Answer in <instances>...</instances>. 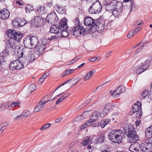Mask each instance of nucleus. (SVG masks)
Returning <instances> with one entry per match:
<instances>
[{"instance_id":"obj_1","label":"nucleus","mask_w":152,"mask_h":152,"mask_svg":"<svg viewBox=\"0 0 152 152\" xmlns=\"http://www.w3.org/2000/svg\"><path fill=\"white\" fill-rule=\"evenodd\" d=\"M22 49V51L20 53L21 56L19 59L23 63L28 64V63H32L36 60L34 55L32 53L29 49L24 48Z\"/></svg>"},{"instance_id":"obj_2","label":"nucleus","mask_w":152,"mask_h":152,"mask_svg":"<svg viewBox=\"0 0 152 152\" xmlns=\"http://www.w3.org/2000/svg\"><path fill=\"white\" fill-rule=\"evenodd\" d=\"M132 144L129 148V151L132 152H150V149H148L147 145L145 146L143 145V143L141 145L136 142H134Z\"/></svg>"},{"instance_id":"obj_3","label":"nucleus","mask_w":152,"mask_h":152,"mask_svg":"<svg viewBox=\"0 0 152 152\" xmlns=\"http://www.w3.org/2000/svg\"><path fill=\"white\" fill-rule=\"evenodd\" d=\"M121 132L118 130H114L111 132L109 135V139L113 142L119 143L123 139Z\"/></svg>"},{"instance_id":"obj_4","label":"nucleus","mask_w":152,"mask_h":152,"mask_svg":"<svg viewBox=\"0 0 152 152\" xmlns=\"http://www.w3.org/2000/svg\"><path fill=\"white\" fill-rule=\"evenodd\" d=\"M126 132L130 142H135L138 140V137L136 135L135 129L132 126H129Z\"/></svg>"},{"instance_id":"obj_5","label":"nucleus","mask_w":152,"mask_h":152,"mask_svg":"<svg viewBox=\"0 0 152 152\" xmlns=\"http://www.w3.org/2000/svg\"><path fill=\"white\" fill-rule=\"evenodd\" d=\"M146 137L148 139L143 142V145H147L148 149H150L152 146V126L146 129L145 131Z\"/></svg>"},{"instance_id":"obj_6","label":"nucleus","mask_w":152,"mask_h":152,"mask_svg":"<svg viewBox=\"0 0 152 152\" xmlns=\"http://www.w3.org/2000/svg\"><path fill=\"white\" fill-rule=\"evenodd\" d=\"M8 35L9 37L15 42H19L23 37V34L20 32L17 31L15 30H10L8 31Z\"/></svg>"},{"instance_id":"obj_7","label":"nucleus","mask_w":152,"mask_h":152,"mask_svg":"<svg viewBox=\"0 0 152 152\" xmlns=\"http://www.w3.org/2000/svg\"><path fill=\"white\" fill-rule=\"evenodd\" d=\"M102 7L99 1L94 2L88 9L89 12L91 14L98 13L101 12Z\"/></svg>"},{"instance_id":"obj_8","label":"nucleus","mask_w":152,"mask_h":152,"mask_svg":"<svg viewBox=\"0 0 152 152\" xmlns=\"http://www.w3.org/2000/svg\"><path fill=\"white\" fill-rule=\"evenodd\" d=\"M21 60H16L12 61L9 65V67L11 70H13L15 69L19 70L24 68V65L23 64V62L20 61Z\"/></svg>"},{"instance_id":"obj_9","label":"nucleus","mask_w":152,"mask_h":152,"mask_svg":"<svg viewBox=\"0 0 152 152\" xmlns=\"http://www.w3.org/2000/svg\"><path fill=\"white\" fill-rule=\"evenodd\" d=\"M71 32L74 35L78 37L82 33H84V29L82 26H80V24L75 27L71 30Z\"/></svg>"},{"instance_id":"obj_10","label":"nucleus","mask_w":152,"mask_h":152,"mask_svg":"<svg viewBox=\"0 0 152 152\" xmlns=\"http://www.w3.org/2000/svg\"><path fill=\"white\" fill-rule=\"evenodd\" d=\"M100 20L98 19L95 20V25L94 27H92V30L93 32L97 31L98 32H102L104 28V26L103 24L100 22Z\"/></svg>"},{"instance_id":"obj_11","label":"nucleus","mask_w":152,"mask_h":152,"mask_svg":"<svg viewBox=\"0 0 152 152\" xmlns=\"http://www.w3.org/2000/svg\"><path fill=\"white\" fill-rule=\"evenodd\" d=\"M58 20V18L56 14L53 12L48 14L47 16L46 20L49 24H52L56 22Z\"/></svg>"},{"instance_id":"obj_12","label":"nucleus","mask_w":152,"mask_h":152,"mask_svg":"<svg viewBox=\"0 0 152 152\" xmlns=\"http://www.w3.org/2000/svg\"><path fill=\"white\" fill-rule=\"evenodd\" d=\"M31 22L33 26H38L44 23V19L41 16H36Z\"/></svg>"},{"instance_id":"obj_13","label":"nucleus","mask_w":152,"mask_h":152,"mask_svg":"<svg viewBox=\"0 0 152 152\" xmlns=\"http://www.w3.org/2000/svg\"><path fill=\"white\" fill-rule=\"evenodd\" d=\"M13 25L15 28L23 26L26 23V21L23 19L17 18L12 21Z\"/></svg>"},{"instance_id":"obj_14","label":"nucleus","mask_w":152,"mask_h":152,"mask_svg":"<svg viewBox=\"0 0 152 152\" xmlns=\"http://www.w3.org/2000/svg\"><path fill=\"white\" fill-rule=\"evenodd\" d=\"M141 103L138 101L132 107V110L133 113L137 112V116H141L142 113H141Z\"/></svg>"},{"instance_id":"obj_15","label":"nucleus","mask_w":152,"mask_h":152,"mask_svg":"<svg viewBox=\"0 0 152 152\" xmlns=\"http://www.w3.org/2000/svg\"><path fill=\"white\" fill-rule=\"evenodd\" d=\"M123 4L120 2H116L115 3V10L113 12V14L118 15L123 9Z\"/></svg>"},{"instance_id":"obj_16","label":"nucleus","mask_w":152,"mask_h":152,"mask_svg":"<svg viewBox=\"0 0 152 152\" xmlns=\"http://www.w3.org/2000/svg\"><path fill=\"white\" fill-rule=\"evenodd\" d=\"M10 15V12L7 9L3 8L1 10L0 18L3 20H6L9 17Z\"/></svg>"},{"instance_id":"obj_17","label":"nucleus","mask_w":152,"mask_h":152,"mask_svg":"<svg viewBox=\"0 0 152 152\" xmlns=\"http://www.w3.org/2000/svg\"><path fill=\"white\" fill-rule=\"evenodd\" d=\"M95 20L91 18L87 17L85 18L84 24L86 26H91V29L92 30V27H94L95 25Z\"/></svg>"},{"instance_id":"obj_18","label":"nucleus","mask_w":152,"mask_h":152,"mask_svg":"<svg viewBox=\"0 0 152 152\" xmlns=\"http://www.w3.org/2000/svg\"><path fill=\"white\" fill-rule=\"evenodd\" d=\"M60 30H67L68 28L67 19L65 18H63L59 26Z\"/></svg>"},{"instance_id":"obj_19","label":"nucleus","mask_w":152,"mask_h":152,"mask_svg":"<svg viewBox=\"0 0 152 152\" xmlns=\"http://www.w3.org/2000/svg\"><path fill=\"white\" fill-rule=\"evenodd\" d=\"M81 80V78L80 77H77L75 79H72L69 80H68L66 81V82L64 83H63L60 85L55 90V91H56L57 89H58L59 88L61 87V86H63L66 83H70V84H72V85H74L77 82H79Z\"/></svg>"},{"instance_id":"obj_20","label":"nucleus","mask_w":152,"mask_h":152,"mask_svg":"<svg viewBox=\"0 0 152 152\" xmlns=\"http://www.w3.org/2000/svg\"><path fill=\"white\" fill-rule=\"evenodd\" d=\"M13 46H14V44L13 40H10L9 43L6 44V49L4 50H6L8 53H11L12 51Z\"/></svg>"},{"instance_id":"obj_21","label":"nucleus","mask_w":152,"mask_h":152,"mask_svg":"<svg viewBox=\"0 0 152 152\" xmlns=\"http://www.w3.org/2000/svg\"><path fill=\"white\" fill-rule=\"evenodd\" d=\"M9 55V53L6 50H3L0 53V63H1V62L3 63L5 61Z\"/></svg>"},{"instance_id":"obj_22","label":"nucleus","mask_w":152,"mask_h":152,"mask_svg":"<svg viewBox=\"0 0 152 152\" xmlns=\"http://www.w3.org/2000/svg\"><path fill=\"white\" fill-rule=\"evenodd\" d=\"M99 115H100V113L97 111L93 112L92 114V116L91 118L88 120L89 122L92 123L95 122L98 118Z\"/></svg>"},{"instance_id":"obj_23","label":"nucleus","mask_w":152,"mask_h":152,"mask_svg":"<svg viewBox=\"0 0 152 152\" xmlns=\"http://www.w3.org/2000/svg\"><path fill=\"white\" fill-rule=\"evenodd\" d=\"M106 9L107 11H111L113 13V12L115 10V3L114 5V3L112 1L107 3L106 5Z\"/></svg>"},{"instance_id":"obj_24","label":"nucleus","mask_w":152,"mask_h":152,"mask_svg":"<svg viewBox=\"0 0 152 152\" xmlns=\"http://www.w3.org/2000/svg\"><path fill=\"white\" fill-rule=\"evenodd\" d=\"M59 28L57 25H53L50 27V32L56 34H59V32L60 31Z\"/></svg>"},{"instance_id":"obj_25","label":"nucleus","mask_w":152,"mask_h":152,"mask_svg":"<svg viewBox=\"0 0 152 152\" xmlns=\"http://www.w3.org/2000/svg\"><path fill=\"white\" fill-rule=\"evenodd\" d=\"M23 43L26 48L28 49L31 48L30 37L25 38L23 41Z\"/></svg>"},{"instance_id":"obj_26","label":"nucleus","mask_w":152,"mask_h":152,"mask_svg":"<svg viewBox=\"0 0 152 152\" xmlns=\"http://www.w3.org/2000/svg\"><path fill=\"white\" fill-rule=\"evenodd\" d=\"M96 71V70L94 69L88 72L83 78L84 80L86 81L89 79L93 76V74L95 73Z\"/></svg>"},{"instance_id":"obj_27","label":"nucleus","mask_w":152,"mask_h":152,"mask_svg":"<svg viewBox=\"0 0 152 152\" xmlns=\"http://www.w3.org/2000/svg\"><path fill=\"white\" fill-rule=\"evenodd\" d=\"M35 48L36 50L39 53H38L39 55H40V54H41L44 51L46 48L45 46H41V45L38 44Z\"/></svg>"},{"instance_id":"obj_28","label":"nucleus","mask_w":152,"mask_h":152,"mask_svg":"<svg viewBox=\"0 0 152 152\" xmlns=\"http://www.w3.org/2000/svg\"><path fill=\"white\" fill-rule=\"evenodd\" d=\"M88 116V112H85L80 116H78L75 119V121H79L82 119H86Z\"/></svg>"},{"instance_id":"obj_29","label":"nucleus","mask_w":152,"mask_h":152,"mask_svg":"<svg viewBox=\"0 0 152 152\" xmlns=\"http://www.w3.org/2000/svg\"><path fill=\"white\" fill-rule=\"evenodd\" d=\"M31 48H35L38 43V40L37 38L34 37H30Z\"/></svg>"},{"instance_id":"obj_30","label":"nucleus","mask_w":152,"mask_h":152,"mask_svg":"<svg viewBox=\"0 0 152 152\" xmlns=\"http://www.w3.org/2000/svg\"><path fill=\"white\" fill-rule=\"evenodd\" d=\"M13 43L14 44V46H13V49L14 50V51H17L18 53H19L20 51L21 48L19 44V42H15L14 40H13Z\"/></svg>"},{"instance_id":"obj_31","label":"nucleus","mask_w":152,"mask_h":152,"mask_svg":"<svg viewBox=\"0 0 152 152\" xmlns=\"http://www.w3.org/2000/svg\"><path fill=\"white\" fill-rule=\"evenodd\" d=\"M61 31L59 32V34H58L59 36L58 38L59 37H67L69 34V33L67 31V30H60Z\"/></svg>"},{"instance_id":"obj_32","label":"nucleus","mask_w":152,"mask_h":152,"mask_svg":"<svg viewBox=\"0 0 152 152\" xmlns=\"http://www.w3.org/2000/svg\"><path fill=\"white\" fill-rule=\"evenodd\" d=\"M44 105L42 103V102H39L38 105L35 107L34 112H36L40 111L42 110V108L43 107Z\"/></svg>"},{"instance_id":"obj_33","label":"nucleus","mask_w":152,"mask_h":152,"mask_svg":"<svg viewBox=\"0 0 152 152\" xmlns=\"http://www.w3.org/2000/svg\"><path fill=\"white\" fill-rule=\"evenodd\" d=\"M95 98L94 96H92L91 97V98H89L88 97L87 98L86 100L83 102L81 107L79 108L80 109L82 108L88 104L93 99Z\"/></svg>"},{"instance_id":"obj_34","label":"nucleus","mask_w":152,"mask_h":152,"mask_svg":"<svg viewBox=\"0 0 152 152\" xmlns=\"http://www.w3.org/2000/svg\"><path fill=\"white\" fill-rule=\"evenodd\" d=\"M116 89L117 90V92L116 95H120L121 93L124 92L125 91V88L122 85H120Z\"/></svg>"},{"instance_id":"obj_35","label":"nucleus","mask_w":152,"mask_h":152,"mask_svg":"<svg viewBox=\"0 0 152 152\" xmlns=\"http://www.w3.org/2000/svg\"><path fill=\"white\" fill-rule=\"evenodd\" d=\"M110 121V119L108 118H106L102 120L100 122L101 126L102 128L104 127L106 125L109 123Z\"/></svg>"},{"instance_id":"obj_36","label":"nucleus","mask_w":152,"mask_h":152,"mask_svg":"<svg viewBox=\"0 0 152 152\" xmlns=\"http://www.w3.org/2000/svg\"><path fill=\"white\" fill-rule=\"evenodd\" d=\"M37 11L41 15L46 13V10L44 7L39 6L37 8Z\"/></svg>"},{"instance_id":"obj_37","label":"nucleus","mask_w":152,"mask_h":152,"mask_svg":"<svg viewBox=\"0 0 152 152\" xmlns=\"http://www.w3.org/2000/svg\"><path fill=\"white\" fill-rule=\"evenodd\" d=\"M75 71V70L73 69H67L64 71L63 74L62 75V77H64L66 75L73 73Z\"/></svg>"},{"instance_id":"obj_38","label":"nucleus","mask_w":152,"mask_h":152,"mask_svg":"<svg viewBox=\"0 0 152 152\" xmlns=\"http://www.w3.org/2000/svg\"><path fill=\"white\" fill-rule=\"evenodd\" d=\"M104 136L103 134H101L98 136L97 138L96 139V142L97 143H102L103 141H104Z\"/></svg>"},{"instance_id":"obj_39","label":"nucleus","mask_w":152,"mask_h":152,"mask_svg":"<svg viewBox=\"0 0 152 152\" xmlns=\"http://www.w3.org/2000/svg\"><path fill=\"white\" fill-rule=\"evenodd\" d=\"M56 10L60 14H63L66 12L65 8L61 6H58L56 8Z\"/></svg>"},{"instance_id":"obj_40","label":"nucleus","mask_w":152,"mask_h":152,"mask_svg":"<svg viewBox=\"0 0 152 152\" xmlns=\"http://www.w3.org/2000/svg\"><path fill=\"white\" fill-rule=\"evenodd\" d=\"M150 61L147 60L145 62L142 64V67L144 68V69L145 70L149 66Z\"/></svg>"},{"instance_id":"obj_41","label":"nucleus","mask_w":152,"mask_h":152,"mask_svg":"<svg viewBox=\"0 0 152 152\" xmlns=\"http://www.w3.org/2000/svg\"><path fill=\"white\" fill-rule=\"evenodd\" d=\"M33 6L29 4H28L25 8L26 11L28 13H30L33 10Z\"/></svg>"},{"instance_id":"obj_42","label":"nucleus","mask_w":152,"mask_h":152,"mask_svg":"<svg viewBox=\"0 0 152 152\" xmlns=\"http://www.w3.org/2000/svg\"><path fill=\"white\" fill-rule=\"evenodd\" d=\"M113 106H114L113 105L110 103H108L105 106L104 108L109 112L110 110L112 109V108Z\"/></svg>"},{"instance_id":"obj_43","label":"nucleus","mask_w":152,"mask_h":152,"mask_svg":"<svg viewBox=\"0 0 152 152\" xmlns=\"http://www.w3.org/2000/svg\"><path fill=\"white\" fill-rule=\"evenodd\" d=\"M30 112L29 111L27 110H25L21 114V115L23 118H27L30 115Z\"/></svg>"},{"instance_id":"obj_44","label":"nucleus","mask_w":152,"mask_h":152,"mask_svg":"<svg viewBox=\"0 0 152 152\" xmlns=\"http://www.w3.org/2000/svg\"><path fill=\"white\" fill-rule=\"evenodd\" d=\"M38 44L41 45V46H44L46 48V46H47V40L46 39H42L41 40L40 42H38Z\"/></svg>"},{"instance_id":"obj_45","label":"nucleus","mask_w":152,"mask_h":152,"mask_svg":"<svg viewBox=\"0 0 152 152\" xmlns=\"http://www.w3.org/2000/svg\"><path fill=\"white\" fill-rule=\"evenodd\" d=\"M108 113V112L104 108L103 109L100 113V115L101 117H103L107 115Z\"/></svg>"},{"instance_id":"obj_46","label":"nucleus","mask_w":152,"mask_h":152,"mask_svg":"<svg viewBox=\"0 0 152 152\" xmlns=\"http://www.w3.org/2000/svg\"><path fill=\"white\" fill-rule=\"evenodd\" d=\"M117 90L116 89L113 92L112 91H111L110 92L111 95L115 98L118 97L120 95H116V94H117V93H116L117 92Z\"/></svg>"},{"instance_id":"obj_47","label":"nucleus","mask_w":152,"mask_h":152,"mask_svg":"<svg viewBox=\"0 0 152 152\" xmlns=\"http://www.w3.org/2000/svg\"><path fill=\"white\" fill-rule=\"evenodd\" d=\"M36 88V86L34 84H31L28 90L31 92L35 90Z\"/></svg>"},{"instance_id":"obj_48","label":"nucleus","mask_w":152,"mask_h":152,"mask_svg":"<svg viewBox=\"0 0 152 152\" xmlns=\"http://www.w3.org/2000/svg\"><path fill=\"white\" fill-rule=\"evenodd\" d=\"M145 70L142 66H139L137 69L136 72L137 74H139L143 72Z\"/></svg>"},{"instance_id":"obj_49","label":"nucleus","mask_w":152,"mask_h":152,"mask_svg":"<svg viewBox=\"0 0 152 152\" xmlns=\"http://www.w3.org/2000/svg\"><path fill=\"white\" fill-rule=\"evenodd\" d=\"M50 124L49 123L44 124L40 128V130H43L44 129L48 128L50 126Z\"/></svg>"},{"instance_id":"obj_50","label":"nucleus","mask_w":152,"mask_h":152,"mask_svg":"<svg viewBox=\"0 0 152 152\" xmlns=\"http://www.w3.org/2000/svg\"><path fill=\"white\" fill-rule=\"evenodd\" d=\"M89 137H86L85 140L82 142V144L83 145H86L89 141Z\"/></svg>"},{"instance_id":"obj_51","label":"nucleus","mask_w":152,"mask_h":152,"mask_svg":"<svg viewBox=\"0 0 152 152\" xmlns=\"http://www.w3.org/2000/svg\"><path fill=\"white\" fill-rule=\"evenodd\" d=\"M59 36L58 34H56L55 35H51L48 38V39L50 40H51L53 39H54L58 38Z\"/></svg>"},{"instance_id":"obj_52","label":"nucleus","mask_w":152,"mask_h":152,"mask_svg":"<svg viewBox=\"0 0 152 152\" xmlns=\"http://www.w3.org/2000/svg\"><path fill=\"white\" fill-rule=\"evenodd\" d=\"M89 123H90L89 122V121L86 122V123L83 124L80 127V129L81 130H82L84 128H86L87 126H90Z\"/></svg>"},{"instance_id":"obj_53","label":"nucleus","mask_w":152,"mask_h":152,"mask_svg":"<svg viewBox=\"0 0 152 152\" xmlns=\"http://www.w3.org/2000/svg\"><path fill=\"white\" fill-rule=\"evenodd\" d=\"M134 32L135 31H134V30H132L130 31L127 36V37L128 38H130L133 36L134 35V34H135Z\"/></svg>"},{"instance_id":"obj_54","label":"nucleus","mask_w":152,"mask_h":152,"mask_svg":"<svg viewBox=\"0 0 152 152\" xmlns=\"http://www.w3.org/2000/svg\"><path fill=\"white\" fill-rule=\"evenodd\" d=\"M20 103L19 102H12V103L11 106L13 107H19L20 106Z\"/></svg>"},{"instance_id":"obj_55","label":"nucleus","mask_w":152,"mask_h":152,"mask_svg":"<svg viewBox=\"0 0 152 152\" xmlns=\"http://www.w3.org/2000/svg\"><path fill=\"white\" fill-rule=\"evenodd\" d=\"M149 93V91L148 90H145L143 91L142 93V96L144 98L146 97Z\"/></svg>"},{"instance_id":"obj_56","label":"nucleus","mask_w":152,"mask_h":152,"mask_svg":"<svg viewBox=\"0 0 152 152\" xmlns=\"http://www.w3.org/2000/svg\"><path fill=\"white\" fill-rule=\"evenodd\" d=\"M94 122L89 123V124L90 125H91L92 126L94 127H97L99 126V124L98 122H96L95 123H93Z\"/></svg>"},{"instance_id":"obj_57","label":"nucleus","mask_w":152,"mask_h":152,"mask_svg":"<svg viewBox=\"0 0 152 152\" xmlns=\"http://www.w3.org/2000/svg\"><path fill=\"white\" fill-rule=\"evenodd\" d=\"M64 99V97L63 96H61L60 99H59L56 102V104H58L59 103L61 102Z\"/></svg>"},{"instance_id":"obj_58","label":"nucleus","mask_w":152,"mask_h":152,"mask_svg":"<svg viewBox=\"0 0 152 152\" xmlns=\"http://www.w3.org/2000/svg\"><path fill=\"white\" fill-rule=\"evenodd\" d=\"M23 118V117H22L21 115H20L14 118V120L15 121H16L20 119H22Z\"/></svg>"},{"instance_id":"obj_59","label":"nucleus","mask_w":152,"mask_h":152,"mask_svg":"<svg viewBox=\"0 0 152 152\" xmlns=\"http://www.w3.org/2000/svg\"><path fill=\"white\" fill-rule=\"evenodd\" d=\"M141 124V121L137 120L135 122V124L136 126H139Z\"/></svg>"},{"instance_id":"obj_60","label":"nucleus","mask_w":152,"mask_h":152,"mask_svg":"<svg viewBox=\"0 0 152 152\" xmlns=\"http://www.w3.org/2000/svg\"><path fill=\"white\" fill-rule=\"evenodd\" d=\"M141 27L140 26L138 28H136L135 30H134V33L135 34H137V33H138L140 31L141 29Z\"/></svg>"},{"instance_id":"obj_61","label":"nucleus","mask_w":152,"mask_h":152,"mask_svg":"<svg viewBox=\"0 0 152 152\" xmlns=\"http://www.w3.org/2000/svg\"><path fill=\"white\" fill-rule=\"evenodd\" d=\"M44 81V80L41 77L39 79V81H38V83L39 84H41Z\"/></svg>"},{"instance_id":"obj_62","label":"nucleus","mask_w":152,"mask_h":152,"mask_svg":"<svg viewBox=\"0 0 152 152\" xmlns=\"http://www.w3.org/2000/svg\"><path fill=\"white\" fill-rule=\"evenodd\" d=\"M97 58V57H96L91 58L89 59V61L91 62H94L96 60Z\"/></svg>"},{"instance_id":"obj_63","label":"nucleus","mask_w":152,"mask_h":152,"mask_svg":"<svg viewBox=\"0 0 152 152\" xmlns=\"http://www.w3.org/2000/svg\"><path fill=\"white\" fill-rule=\"evenodd\" d=\"M136 24L135 25V26L137 25V26H138L139 25H142V21L141 20L139 21L138 20V21H137L136 22Z\"/></svg>"},{"instance_id":"obj_64","label":"nucleus","mask_w":152,"mask_h":152,"mask_svg":"<svg viewBox=\"0 0 152 152\" xmlns=\"http://www.w3.org/2000/svg\"><path fill=\"white\" fill-rule=\"evenodd\" d=\"M48 74H47L46 73H45L41 77L45 80V79L48 76Z\"/></svg>"}]
</instances>
